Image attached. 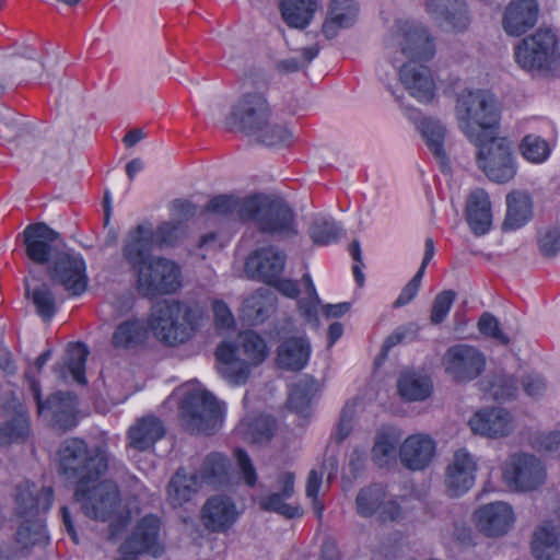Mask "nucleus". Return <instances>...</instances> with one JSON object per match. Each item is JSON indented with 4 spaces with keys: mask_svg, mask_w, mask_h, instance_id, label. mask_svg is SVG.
<instances>
[{
    "mask_svg": "<svg viewBox=\"0 0 560 560\" xmlns=\"http://www.w3.org/2000/svg\"><path fill=\"white\" fill-rule=\"evenodd\" d=\"M242 201L243 199L241 200L231 195H218L208 201L203 208V212L228 217L237 211L240 214Z\"/></svg>",
    "mask_w": 560,
    "mask_h": 560,
    "instance_id": "13d9d810",
    "label": "nucleus"
},
{
    "mask_svg": "<svg viewBox=\"0 0 560 560\" xmlns=\"http://www.w3.org/2000/svg\"><path fill=\"white\" fill-rule=\"evenodd\" d=\"M275 308V299L270 292L266 289H258L243 301L241 316L245 323L255 326L265 323Z\"/></svg>",
    "mask_w": 560,
    "mask_h": 560,
    "instance_id": "4c0bfd02",
    "label": "nucleus"
},
{
    "mask_svg": "<svg viewBox=\"0 0 560 560\" xmlns=\"http://www.w3.org/2000/svg\"><path fill=\"white\" fill-rule=\"evenodd\" d=\"M230 460L221 453H210L202 464L201 480L209 483H222L228 480Z\"/></svg>",
    "mask_w": 560,
    "mask_h": 560,
    "instance_id": "603ef678",
    "label": "nucleus"
},
{
    "mask_svg": "<svg viewBox=\"0 0 560 560\" xmlns=\"http://www.w3.org/2000/svg\"><path fill=\"white\" fill-rule=\"evenodd\" d=\"M240 218L252 221L264 235L276 240H289L299 234L296 214L282 198L250 195L240 208Z\"/></svg>",
    "mask_w": 560,
    "mask_h": 560,
    "instance_id": "39448f33",
    "label": "nucleus"
},
{
    "mask_svg": "<svg viewBox=\"0 0 560 560\" xmlns=\"http://www.w3.org/2000/svg\"><path fill=\"white\" fill-rule=\"evenodd\" d=\"M90 354L89 347L82 342H71L66 350V359L54 366V372L62 378L71 375L79 385H86V361Z\"/></svg>",
    "mask_w": 560,
    "mask_h": 560,
    "instance_id": "2f4dec72",
    "label": "nucleus"
},
{
    "mask_svg": "<svg viewBox=\"0 0 560 560\" xmlns=\"http://www.w3.org/2000/svg\"><path fill=\"white\" fill-rule=\"evenodd\" d=\"M536 0H512L503 14V28L508 35L521 36L533 28L538 19Z\"/></svg>",
    "mask_w": 560,
    "mask_h": 560,
    "instance_id": "393cba45",
    "label": "nucleus"
},
{
    "mask_svg": "<svg viewBox=\"0 0 560 560\" xmlns=\"http://www.w3.org/2000/svg\"><path fill=\"white\" fill-rule=\"evenodd\" d=\"M24 378L36 404L37 413L48 419L55 429L68 431L78 423V396L70 392L57 390L43 397L40 380L32 372H25Z\"/></svg>",
    "mask_w": 560,
    "mask_h": 560,
    "instance_id": "9d476101",
    "label": "nucleus"
},
{
    "mask_svg": "<svg viewBox=\"0 0 560 560\" xmlns=\"http://www.w3.org/2000/svg\"><path fill=\"white\" fill-rule=\"evenodd\" d=\"M65 247H25L26 256L35 264L46 266L50 281L70 296H81L89 287L86 264L81 255L70 254Z\"/></svg>",
    "mask_w": 560,
    "mask_h": 560,
    "instance_id": "423d86ee",
    "label": "nucleus"
},
{
    "mask_svg": "<svg viewBox=\"0 0 560 560\" xmlns=\"http://www.w3.org/2000/svg\"><path fill=\"white\" fill-rule=\"evenodd\" d=\"M237 462L240 476L244 483L249 488L257 485V472L247 452L242 447H236L233 452Z\"/></svg>",
    "mask_w": 560,
    "mask_h": 560,
    "instance_id": "052dcab7",
    "label": "nucleus"
},
{
    "mask_svg": "<svg viewBox=\"0 0 560 560\" xmlns=\"http://www.w3.org/2000/svg\"><path fill=\"white\" fill-rule=\"evenodd\" d=\"M435 255V247H425V252L422 258V262L416 272V275L411 278V280L402 288L398 298L393 303L395 308L402 307L409 304L418 294L421 285L422 278L424 276L425 269L430 261L433 259Z\"/></svg>",
    "mask_w": 560,
    "mask_h": 560,
    "instance_id": "8fccbe9b",
    "label": "nucleus"
},
{
    "mask_svg": "<svg viewBox=\"0 0 560 560\" xmlns=\"http://www.w3.org/2000/svg\"><path fill=\"white\" fill-rule=\"evenodd\" d=\"M165 432L164 423L158 417H143L128 430L129 446L141 452L150 450Z\"/></svg>",
    "mask_w": 560,
    "mask_h": 560,
    "instance_id": "473e14b6",
    "label": "nucleus"
},
{
    "mask_svg": "<svg viewBox=\"0 0 560 560\" xmlns=\"http://www.w3.org/2000/svg\"><path fill=\"white\" fill-rule=\"evenodd\" d=\"M201 482V477L197 472L187 474L184 468H179L168 483L170 501L175 506L183 505L199 491Z\"/></svg>",
    "mask_w": 560,
    "mask_h": 560,
    "instance_id": "79ce46f5",
    "label": "nucleus"
},
{
    "mask_svg": "<svg viewBox=\"0 0 560 560\" xmlns=\"http://www.w3.org/2000/svg\"><path fill=\"white\" fill-rule=\"evenodd\" d=\"M268 285L275 288L283 296L292 300L298 299L301 293L298 281L290 278H281L278 276Z\"/></svg>",
    "mask_w": 560,
    "mask_h": 560,
    "instance_id": "69168bd1",
    "label": "nucleus"
},
{
    "mask_svg": "<svg viewBox=\"0 0 560 560\" xmlns=\"http://www.w3.org/2000/svg\"><path fill=\"white\" fill-rule=\"evenodd\" d=\"M359 13L355 0H331L328 16L323 24L326 38H334L339 28H347L354 24Z\"/></svg>",
    "mask_w": 560,
    "mask_h": 560,
    "instance_id": "c9c22d12",
    "label": "nucleus"
},
{
    "mask_svg": "<svg viewBox=\"0 0 560 560\" xmlns=\"http://www.w3.org/2000/svg\"><path fill=\"white\" fill-rule=\"evenodd\" d=\"M302 283L304 285L306 298L299 299L296 302L299 314L306 323L318 326V306L320 304V299L308 272H305L302 276Z\"/></svg>",
    "mask_w": 560,
    "mask_h": 560,
    "instance_id": "de8ad7c7",
    "label": "nucleus"
},
{
    "mask_svg": "<svg viewBox=\"0 0 560 560\" xmlns=\"http://www.w3.org/2000/svg\"><path fill=\"white\" fill-rule=\"evenodd\" d=\"M55 492L51 487L39 490L32 481L25 480L15 488L14 502L18 517L24 520L16 529L15 540L24 549L35 546L44 534V524L39 514L49 512L54 504Z\"/></svg>",
    "mask_w": 560,
    "mask_h": 560,
    "instance_id": "0eeeda50",
    "label": "nucleus"
},
{
    "mask_svg": "<svg viewBox=\"0 0 560 560\" xmlns=\"http://www.w3.org/2000/svg\"><path fill=\"white\" fill-rule=\"evenodd\" d=\"M271 109L264 93L253 91L244 93L233 105L225 118L229 130H238L248 136L258 133L269 120Z\"/></svg>",
    "mask_w": 560,
    "mask_h": 560,
    "instance_id": "ddd939ff",
    "label": "nucleus"
},
{
    "mask_svg": "<svg viewBox=\"0 0 560 560\" xmlns=\"http://www.w3.org/2000/svg\"><path fill=\"white\" fill-rule=\"evenodd\" d=\"M26 295L32 296L37 314L44 320H50L56 314V302L51 291L45 285L35 288L32 292L30 287H25Z\"/></svg>",
    "mask_w": 560,
    "mask_h": 560,
    "instance_id": "6e6d98bb",
    "label": "nucleus"
},
{
    "mask_svg": "<svg viewBox=\"0 0 560 560\" xmlns=\"http://www.w3.org/2000/svg\"><path fill=\"white\" fill-rule=\"evenodd\" d=\"M162 521L155 514H145L139 518L118 548L121 558L115 560H139L140 556L148 555L160 558L164 552L161 541Z\"/></svg>",
    "mask_w": 560,
    "mask_h": 560,
    "instance_id": "f8f14e48",
    "label": "nucleus"
},
{
    "mask_svg": "<svg viewBox=\"0 0 560 560\" xmlns=\"http://www.w3.org/2000/svg\"><path fill=\"white\" fill-rule=\"evenodd\" d=\"M469 427L474 433L482 436H506L513 429V417L503 408H485L472 415Z\"/></svg>",
    "mask_w": 560,
    "mask_h": 560,
    "instance_id": "b1692460",
    "label": "nucleus"
},
{
    "mask_svg": "<svg viewBox=\"0 0 560 560\" xmlns=\"http://www.w3.org/2000/svg\"><path fill=\"white\" fill-rule=\"evenodd\" d=\"M307 234L313 245H331L341 242L346 229L332 215L316 213L311 218Z\"/></svg>",
    "mask_w": 560,
    "mask_h": 560,
    "instance_id": "f704fd0d",
    "label": "nucleus"
},
{
    "mask_svg": "<svg viewBox=\"0 0 560 560\" xmlns=\"http://www.w3.org/2000/svg\"><path fill=\"white\" fill-rule=\"evenodd\" d=\"M137 273V289L148 299L176 293L182 288V269L175 261L154 257L152 247H124Z\"/></svg>",
    "mask_w": 560,
    "mask_h": 560,
    "instance_id": "20e7f679",
    "label": "nucleus"
},
{
    "mask_svg": "<svg viewBox=\"0 0 560 560\" xmlns=\"http://www.w3.org/2000/svg\"><path fill=\"white\" fill-rule=\"evenodd\" d=\"M400 434L392 428H384L376 433L372 447V459L380 468L387 467L396 458Z\"/></svg>",
    "mask_w": 560,
    "mask_h": 560,
    "instance_id": "c03bdc74",
    "label": "nucleus"
},
{
    "mask_svg": "<svg viewBox=\"0 0 560 560\" xmlns=\"http://www.w3.org/2000/svg\"><path fill=\"white\" fill-rule=\"evenodd\" d=\"M555 144L537 133L525 135L520 143L521 156L528 163L540 165L549 160Z\"/></svg>",
    "mask_w": 560,
    "mask_h": 560,
    "instance_id": "a18cd8bd",
    "label": "nucleus"
},
{
    "mask_svg": "<svg viewBox=\"0 0 560 560\" xmlns=\"http://www.w3.org/2000/svg\"><path fill=\"white\" fill-rule=\"evenodd\" d=\"M515 61L525 70H551L560 59L558 38L550 28H538L515 48Z\"/></svg>",
    "mask_w": 560,
    "mask_h": 560,
    "instance_id": "9b49d317",
    "label": "nucleus"
},
{
    "mask_svg": "<svg viewBox=\"0 0 560 560\" xmlns=\"http://www.w3.org/2000/svg\"><path fill=\"white\" fill-rule=\"evenodd\" d=\"M477 463L465 448L455 451L445 471L446 492L452 498L464 495L476 480Z\"/></svg>",
    "mask_w": 560,
    "mask_h": 560,
    "instance_id": "a211bd4d",
    "label": "nucleus"
},
{
    "mask_svg": "<svg viewBox=\"0 0 560 560\" xmlns=\"http://www.w3.org/2000/svg\"><path fill=\"white\" fill-rule=\"evenodd\" d=\"M312 347L306 337L290 336L284 338L277 348V365L284 371L300 372L311 359Z\"/></svg>",
    "mask_w": 560,
    "mask_h": 560,
    "instance_id": "bb28decb",
    "label": "nucleus"
},
{
    "mask_svg": "<svg viewBox=\"0 0 560 560\" xmlns=\"http://www.w3.org/2000/svg\"><path fill=\"white\" fill-rule=\"evenodd\" d=\"M238 347L231 341H221L215 349V359L223 366L220 373L231 383L245 384L249 377V366L237 359Z\"/></svg>",
    "mask_w": 560,
    "mask_h": 560,
    "instance_id": "72a5a7b5",
    "label": "nucleus"
},
{
    "mask_svg": "<svg viewBox=\"0 0 560 560\" xmlns=\"http://www.w3.org/2000/svg\"><path fill=\"white\" fill-rule=\"evenodd\" d=\"M460 126L477 148L476 163L487 178L497 184L511 182L517 174V161L511 142L498 136L500 113L494 97L485 90H468L457 100Z\"/></svg>",
    "mask_w": 560,
    "mask_h": 560,
    "instance_id": "f257e3e1",
    "label": "nucleus"
},
{
    "mask_svg": "<svg viewBox=\"0 0 560 560\" xmlns=\"http://www.w3.org/2000/svg\"><path fill=\"white\" fill-rule=\"evenodd\" d=\"M31 417L26 408L20 404L13 415L0 423V446L25 444L31 436Z\"/></svg>",
    "mask_w": 560,
    "mask_h": 560,
    "instance_id": "e433bc0d",
    "label": "nucleus"
},
{
    "mask_svg": "<svg viewBox=\"0 0 560 560\" xmlns=\"http://www.w3.org/2000/svg\"><path fill=\"white\" fill-rule=\"evenodd\" d=\"M66 245L65 238L59 232L51 229L45 222L28 224L16 236L15 245Z\"/></svg>",
    "mask_w": 560,
    "mask_h": 560,
    "instance_id": "49530a36",
    "label": "nucleus"
},
{
    "mask_svg": "<svg viewBox=\"0 0 560 560\" xmlns=\"http://www.w3.org/2000/svg\"><path fill=\"white\" fill-rule=\"evenodd\" d=\"M255 136L262 144L270 148H288L294 141L293 132L285 125L271 124L269 120Z\"/></svg>",
    "mask_w": 560,
    "mask_h": 560,
    "instance_id": "3c124183",
    "label": "nucleus"
},
{
    "mask_svg": "<svg viewBox=\"0 0 560 560\" xmlns=\"http://www.w3.org/2000/svg\"><path fill=\"white\" fill-rule=\"evenodd\" d=\"M320 385L312 375H304L298 382L289 386L288 408L302 418H310L311 404L319 394Z\"/></svg>",
    "mask_w": 560,
    "mask_h": 560,
    "instance_id": "7c9ffc66",
    "label": "nucleus"
},
{
    "mask_svg": "<svg viewBox=\"0 0 560 560\" xmlns=\"http://www.w3.org/2000/svg\"><path fill=\"white\" fill-rule=\"evenodd\" d=\"M178 231V222L164 221L154 228L150 220H143L129 230L125 245H173Z\"/></svg>",
    "mask_w": 560,
    "mask_h": 560,
    "instance_id": "412c9836",
    "label": "nucleus"
},
{
    "mask_svg": "<svg viewBox=\"0 0 560 560\" xmlns=\"http://www.w3.org/2000/svg\"><path fill=\"white\" fill-rule=\"evenodd\" d=\"M410 118L415 121L425 144L434 158L440 162L442 171L447 166L448 158L444 149L446 136L445 126L438 119L421 116L417 109L411 110Z\"/></svg>",
    "mask_w": 560,
    "mask_h": 560,
    "instance_id": "cd10ccee",
    "label": "nucleus"
},
{
    "mask_svg": "<svg viewBox=\"0 0 560 560\" xmlns=\"http://www.w3.org/2000/svg\"><path fill=\"white\" fill-rule=\"evenodd\" d=\"M397 390L406 401H423L431 396L433 385L430 377L413 370H405L398 377Z\"/></svg>",
    "mask_w": 560,
    "mask_h": 560,
    "instance_id": "a19ab883",
    "label": "nucleus"
},
{
    "mask_svg": "<svg viewBox=\"0 0 560 560\" xmlns=\"http://www.w3.org/2000/svg\"><path fill=\"white\" fill-rule=\"evenodd\" d=\"M506 213L502 223L504 232L525 226L533 218L534 201L528 191L514 189L505 197Z\"/></svg>",
    "mask_w": 560,
    "mask_h": 560,
    "instance_id": "c85d7f7f",
    "label": "nucleus"
},
{
    "mask_svg": "<svg viewBox=\"0 0 560 560\" xmlns=\"http://www.w3.org/2000/svg\"><path fill=\"white\" fill-rule=\"evenodd\" d=\"M58 471L75 483L74 500L84 514L96 521H107L115 513L120 494L110 480L102 479L108 469L106 452L96 446L89 448L81 438H67L57 451Z\"/></svg>",
    "mask_w": 560,
    "mask_h": 560,
    "instance_id": "f03ea898",
    "label": "nucleus"
},
{
    "mask_svg": "<svg viewBox=\"0 0 560 560\" xmlns=\"http://www.w3.org/2000/svg\"><path fill=\"white\" fill-rule=\"evenodd\" d=\"M354 415V406L347 404L340 413V419L337 424L336 431L334 432V440L337 443H341L346 440L352 431V420Z\"/></svg>",
    "mask_w": 560,
    "mask_h": 560,
    "instance_id": "e2e57ef3",
    "label": "nucleus"
},
{
    "mask_svg": "<svg viewBox=\"0 0 560 560\" xmlns=\"http://www.w3.org/2000/svg\"><path fill=\"white\" fill-rule=\"evenodd\" d=\"M475 518L480 530L489 537L506 534L515 521L512 506L504 502H492L480 506L475 512Z\"/></svg>",
    "mask_w": 560,
    "mask_h": 560,
    "instance_id": "4be33fe9",
    "label": "nucleus"
},
{
    "mask_svg": "<svg viewBox=\"0 0 560 560\" xmlns=\"http://www.w3.org/2000/svg\"><path fill=\"white\" fill-rule=\"evenodd\" d=\"M212 311L217 327L224 329H230L234 327V316L229 305L223 300H214L212 302Z\"/></svg>",
    "mask_w": 560,
    "mask_h": 560,
    "instance_id": "0e129e2a",
    "label": "nucleus"
},
{
    "mask_svg": "<svg viewBox=\"0 0 560 560\" xmlns=\"http://www.w3.org/2000/svg\"><path fill=\"white\" fill-rule=\"evenodd\" d=\"M478 331L501 346L510 343V337L501 329L499 319L490 312H483L477 323Z\"/></svg>",
    "mask_w": 560,
    "mask_h": 560,
    "instance_id": "4d7b16f0",
    "label": "nucleus"
},
{
    "mask_svg": "<svg viewBox=\"0 0 560 560\" xmlns=\"http://www.w3.org/2000/svg\"><path fill=\"white\" fill-rule=\"evenodd\" d=\"M294 472L287 471L279 478L281 485V492H272L260 499L259 505L262 511L278 513L289 520L302 515V510L298 505H292L285 502L294 493Z\"/></svg>",
    "mask_w": 560,
    "mask_h": 560,
    "instance_id": "c756f323",
    "label": "nucleus"
},
{
    "mask_svg": "<svg viewBox=\"0 0 560 560\" xmlns=\"http://www.w3.org/2000/svg\"><path fill=\"white\" fill-rule=\"evenodd\" d=\"M505 481L520 491H533L546 479V468L540 459L530 454H514L503 469Z\"/></svg>",
    "mask_w": 560,
    "mask_h": 560,
    "instance_id": "dca6fc26",
    "label": "nucleus"
},
{
    "mask_svg": "<svg viewBox=\"0 0 560 560\" xmlns=\"http://www.w3.org/2000/svg\"><path fill=\"white\" fill-rule=\"evenodd\" d=\"M532 555L535 560H560V534L551 523L546 522L535 529Z\"/></svg>",
    "mask_w": 560,
    "mask_h": 560,
    "instance_id": "ea45409f",
    "label": "nucleus"
},
{
    "mask_svg": "<svg viewBox=\"0 0 560 560\" xmlns=\"http://www.w3.org/2000/svg\"><path fill=\"white\" fill-rule=\"evenodd\" d=\"M521 384L524 393L532 398L542 396L547 389V382L544 375L534 371L523 375Z\"/></svg>",
    "mask_w": 560,
    "mask_h": 560,
    "instance_id": "680f3d73",
    "label": "nucleus"
},
{
    "mask_svg": "<svg viewBox=\"0 0 560 560\" xmlns=\"http://www.w3.org/2000/svg\"><path fill=\"white\" fill-rule=\"evenodd\" d=\"M434 440L422 433L411 434L399 446V459L401 465L412 471L425 469L435 455Z\"/></svg>",
    "mask_w": 560,
    "mask_h": 560,
    "instance_id": "6ab92c4d",
    "label": "nucleus"
},
{
    "mask_svg": "<svg viewBox=\"0 0 560 560\" xmlns=\"http://www.w3.org/2000/svg\"><path fill=\"white\" fill-rule=\"evenodd\" d=\"M179 417L188 431L212 435L222 425L224 408L210 392L189 389L178 406Z\"/></svg>",
    "mask_w": 560,
    "mask_h": 560,
    "instance_id": "1a4fd4ad",
    "label": "nucleus"
},
{
    "mask_svg": "<svg viewBox=\"0 0 560 560\" xmlns=\"http://www.w3.org/2000/svg\"><path fill=\"white\" fill-rule=\"evenodd\" d=\"M244 354L253 364H260L268 354V347L265 339L254 330H245L240 334Z\"/></svg>",
    "mask_w": 560,
    "mask_h": 560,
    "instance_id": "864d4df0",
    "label": "nucleus"
},
{
    "mask_svg": "<svg viewBox=\"0 0 560 560\" xmlns=\"http://www.w3.org/2000/svg\"><path fill=\"white\" fill-rule=\"evenodd\" d=\"M425 7L428 13L446 31L463 32L470 23L464 0H427Z\"/></svg>",
    "mask_w": 560,
    "mask_h": 560,
    "instance_id": "5701e85b",
    "label": "nucleus"
},
{
    "mask_svg": "<svg viewBox=\"0 0 560 560\" xmlns=\"http://www.w3.org/2000/svg\"><path fill=\"white\" fill-rule=\"evenodd\" d=\"M275 247H257L245 260V271L249 278L269 284L280 276L285 265V256L273 252Z\"/></svg>",
    "mask_w": 560,
    "mask_h": 560,
    "instance_id": "aec40b11",
    "label": "nucleus"
},
{
    "mask_svg": "<svg viewBox=\"0 0 560 560\" xmlns=\"http://www.w3.org/2000/svg\"><path fill=\"white\" fill-rule=\"evenodd\" d=\"M243 439L253 444L269 442L273 436V421L268 417H256L238 424Z\"/></svg>",
    "mask_w": 560,
    "mask_h": 560,
    "instance_id": "09e8293b",
    "label": "nucleus"
},
{
    "mask_svg": "<svg viewBox=\"0 0 560 560\" xmlns=\"http://www.w3.org/2000/svg\"><path fill=\"white\" fill-rule=\"evenodd\" d=\"M445 372L457 383L478 378L487 365V358L477 347L457 343L448 347L444 354Z\"/></svg>",
    "mask_w": 560,
    "mask_h": 560,
    "instance_id": "4468645a",
    "label": "nucleus"
},
{
    "mask_svg": "<svg viewBox=\"0 0 560 560\" xmlns=\"http://www.w3.org/2000/svg\"><path fill=\"white\" fill-rule=\"evenodd\" d=\"M317 0H280L283 21L290 27L304 28L312 21Z\"/></svg>",
    "mask_w": 560,
    "mask_h": 560,
    "instance_id": "37998d69",
    "label": "nucleus"
},
{
    "mask_svg": "<svg viewBox=\"0 0 560 560\" xmlns=\"http://www.w3.org/2000/svg\"><path fill=\"white\" fill-rule=\"evenodd\" d=\"M201 522L210 533H226L238 521L241 512L232 498L214 494L201 508Z\"/></svg>",
    "mask_w": 560,
    "mask_h": 560,
    "instance_id": "f3484780",
    "label": "nucleus"
},
{
    "mask_svg": "<svg viewBox=\"0 0 560 560\" xmlns=\"http://www.w3.org/2000/svg\"><path fill=\"white\" fill-rule=\"evenodd\" d=\"M488 392L499 402L513 399L518 392L517 380L511 375L495 374L489 382Z\"/></svg>",
    "mask_w": 560,
    "mask_h": 560,
    "instance_id": "5fc2aeb1",
    "label": "nucleus"
},
{
    "mask_svg": "<svg viewBox=\"0 0 560 560\" xmlns=\"http://www.w3.org/2000/svg\"><path fill=\"white\" fill-rule=\"evenodd\" d=\"M357 513L364 518L377 516L381 523L398 522L404 511L395 499H388L385 488L372 483L362 488L355 498Z\"/></svg>",
    "mask_w": 560,
    "mask_h": 560,
    "instance_id": "2eb2a0df",
    "label": "nucleus"
},
{
    "mask_svg": "<svg viewBox=\"0 0 560 560\" xmlns=\"http://www.w3.org/2000/svg\"><path fill=\"white\" fill-rule=\"evenodd\" d=\"M455 298L456 293L453 290H444L434 298L430 315V320L433 325H439L445 320Z\"/></svg>",
    "mask_w": 560,
    "mask_h": 560,
    "instance_id": "bf43d9fd",
    "label": "nucleus"
},
{
    "mask_svg": "<svg viewBox=\"0 0 560 560\" xmlns=\"http://www.w3.org/2000/svg\"><path fill=\"white\" fill-rule=\"evenodd\" d=\"M465 220L475 235H485L491 230V200L489 194L483 188H476L467 196Z\"/></svg>",
    "mask_w": 560,
    "mask_h": 560,
    "instance_id": "a878e982",
    "label": "nucleus"
},
{
    "mask_svg": "<svg viewBox=\"0 0 560 560\" xmlns=\"http://www.w3.org/2000/svg\"><path fill=\"white\" fill-rule=\"evenodd\" d=\"M148 325L154 337L166 346L186 342L197 329L195 310L177 300L158 301L151 310Z\"/></svg>",
    "mask_w": 560,
    "mask_h": 560,
    "instance_id": "6e6552de",
    "label": "nucleus"
},
{
    "mask_svg": "<svg viewBox=\"0 0 560 560\" xmlns=\"http://www.w3.org/2000/svg\"><path fill=\"white\" fill-rule=\"evenodd\" d=\"M149 335L148 322L132 317L117 325L112 336V343L118 349H132L144 345Z\"/></svg>",
    "mask_w": 560,
    "mask_h": 560,
    "instance_id": "58836bf2",
    "label": "nucleus"
},
{
    "mask_svg": "<svg viewBox=\"0 0 560 560\" xmlns=\"http://www.w3.org/2000/svg\"><path fill=\"white\" fill-rule=\"evenodd\" d=\"M402 34L401 51L409 60L399 68V80L419 102L429 103L435 94L430 69L424 65L435 55V43L427 27L415 21H399Z\"/></svg>",
    "mask_w": 560,
    "mask_h": 560,
    "instance_id": "7ed1b4c3",
    "label": "nucleus"
},
{
    "mask_svg": "<svg viewBox=\"0 0 560 560\" xmlns=\"http://www.w3.org/2000/svg\"><path fill=\"white\" fill-rule=\"evenodd\" d=\"M537 444L540 450H544L556 457H560V431H551L541 434L537 439Z\"/></svg>",
    "mask_w": 560,
    "mask_h": 560,
    "instance_id": "338daca9",
    "label": "nucleus"
},
{
    "mask_svg": "<svg viewBox=\"0 0 560 560\" xmlns=\"http://www.w3.org/2000/svg\"><path fill=\"white\" fill-rule=\"evenodd\" d=\"M129 515H119L117 518L112 521L108 526L107 540L110 542H116L126 532L129 525Z\"/></svg>",
    "mask_w": 560,
    "mask_h": 560,
    "instance_id": "774afa93",
    "label": "nucleus"
}]
</instances>
